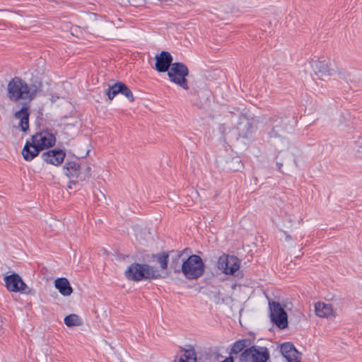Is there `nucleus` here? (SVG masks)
<instances>
[{"mask_svg":"<svg viewBox=\"0 0 362 362\" xmlns=\"http://www.w3.org/2000/svg\"><path fill=\"white\" fill-rule=\"evenodd\" d=\"M124 276L128 280L140 281L165 278L168 273H160L156 267L147 264L132 263L125 270Z\"/></svg>","mask_w":362,"mask_h":362,"instance_id":"f257e3e1","label":"nucleus"},{"mask_svg":"<svg viewBox=\"0 0 362 362\" xmlns=\"http://www.w3.org/2000/svg\"><path fill=\"white\" fill-rule=\"evenodd\" d=\"M37 92L35 86H29L18 77L13 78L8 84V96L11 100H33Z\"/></svg>","mask_w":362,"mask_h":362,"instance_id":"f03ea898","label":"nucleus"},{"mask_svg":"<svg viewBox=\"0 0 362 362\" xmlns=\"http://www.w3.org/2000/svg\"><path fill=\"white\" fill-rule=\"evenodd\" d=\"M204 272V264L202 259L197 255H192L182 260V273L187 279H197Z\"/></svg>","mask_w":362,"mask_h":362,"instance_id":"7ed1b4c3","label":"nucleus"},{"mask_svg":"<svg viewBox=\"0 0 362 362\" xmlns=\"http://www.w3.org/2000/svg\"><path fill=\"white\" fill-rule=\"evenodd\" d=\"M188 75L189 71L187 67L181 62L173 63L168 71L170 80L185 90L189 89L186 78Z\"/></svg>","mask_w":362,"mask_h":362,"instance_id":"20e7f679","label":"nucleus"},{"mask_svg":"<svg viewBox=\"0 0 362 362\" xmlns=\"http://www.w3.org/2000/svg\"><path fill=\"white\" fill-rule=\"evenodd\" d=\"M269 358V352L266 347L253 346L241 354L240 362H267Z\"/></svg>","mask_w":362,"mask_h":362,"instance_id":"39448f33","label":"nucleus"},{"mask_svg":"<svg viewBox=\"0 0 362 362\" xmlns=\"http://www.w3.org/2000/svg\"><path fill=\"white\" fill-rule=\"evenodd\" d=\"M271 320L279 328L284 329L288 325L287 314L281 304L277 302L269 303Z\"/></svg>","mask_w":362,"mask_h":362,"instance_id":"423d86ee","label":"nucleus"},{"mask_svg":"<svg viewBox=\"0 0 362 362\" xmlns=\"http://www.w3.org/2000/svg\"><path fill=\"white\" fill-rule=\"evenodd\" d=\"M218 268L226 274H234L240 268V260L234 255H222L218 259Z\"/></svg>","mask_w":362,"mask_h":362,"instance_id":"0eeeda50","label":"nucleus"},{"mask_svg":"<svg viewBox=\"0 0 362 362\" xmlns=\"http://www.w3.org/2000/svg\"><path fill=\"white\" fill-rule=\"evenodd\" d=\"M31 140L40 151L52 147L56 143L55 136L47 131L33 135Z\"/></svg>","mask_w":362,"mask_h":362,"instance_id":"6e6552de","label":"nucleus"},{"mask_svg":"<svg viewBox=\"0 0 362 362\" xmlns=\"http://www.w3.org/2000/svg\"><path fill=\"white\" fill-rule=\"evenodd\" d=\"M312 69L315 75L322 78L332 74V62L329 59L320 58L310 62Z\"/></svg>","mask_w":362,"mask_h":362,"instance_id":"1a4fd4ad","label":"nucleus"},{"mask_svg":"<svg viewBox=\"0 0 362 362\" xmlns=\"http://www.w3.org/2000/svg\"><path fill=\"white\" fill-rule=\"evenodd\" d=\"M6 288L11 292H23L27 286L17 274H12L4 278Z\"/></svg>","mask_w":362,"mask_h":362,"instance_id":"9d476101","label":"nucleus"},{"mask_svg":"<svg viewBox=\"0 0 362 362\" xmlns=\"http://www.w3.org/2000/svg\"><path fill=\"white\" fill-rule=\"evenodd\" d=\"M173 64V57L168 52L163 51L156 56V69L158 72L168 71Z\"/></svg>","mask_w":362,"mask_h":362,"instance_id":"9b49d317","label":"nucleus"},{"mask_svg":"<svg viewBox=\"0 0 362 362\" xmlns=\"http://www.w3.org/2000/svg\"><path fill=\"white\" fill-rule=\"evenodd\" d=\"M65 156L64 151L54 149L43 153L42 158L46 163L58 166L62 163Z\"/></svg>","mask_w":362,"mask_h":362,"instance_id":"f8f14e48","label":"nucleus"},{"mask_svg":"<svg viewBox=\"0 0 362 362\" xmlns=\"http://www.w3.org/2000/svg\"><path fill=\"white\" fill-rule=\"evenodd\" d=\"M315 312L318 317L327 319L334 318L337 315L333 305L325 302L316 303L315 304Z\"/></svg>","mask_w":362,"mask_h":362,"instance_id":"ddd939ff","label":"nucleus"},{"mask_svg":"<svg viewBox=\"0 0 362 362\" xmlns=\"http://www.w3.org/2000/svg\"><path fill=\"white\" fill-rule=\"evenodd\" d=\"M281 352L288 362H300V354L292 344H283L281 346Z\"/></svg>","mask_w":362,"mask_h":362,"instance_id":"4468645a","label":"nucleus"},{"mask_svg":"<svg viewBox=\"0 0 362 362\" xmlns=\"http://www.w3.org/2000/svg\"><path fill=\"white\" fill-rule=\"evenodd\" d=\"M29 115L28 109L25 106L14 115L15 118L20 120L18 126L23 132H26L29 128Z\"/></svg>","mask_w":362,"mask_h":362,"instance_id":"2eb2a0df","label":"nucleus"},{"mask_svg":"<svg viewBox=\"0 0 362 362\" xmlns=\"http://www.w3.org/2000/svg\"><path fill=\"white\" fill-rule=\"evenodd\" d=\"M54 286L64 296H69L73 292V288L66 278L56 279L54 280Z\"/></svg>","mask_w":362,"mask_h":362,"instance_id":"dca6fc26","label":"nucleus"},{"mask_svg":"<svg viewBox=\"0 0 362 362\" xmlns=\"http://www.w3.org/2000/svg\"><path fill=\"white\" fill-rule=\"evenodd\" d=\"M63 170L69 178L78 177L80 175V165L75 160H67L63 167Z\"/></svg>","mask_w":362,"mask_h":362,"instance_id":"f3484780","label":"nucleus"},{"mask_svg":"<svg viewBox=\"0 0 362 362\" xmlns=\"http://www.w3.org/2000/svg\"><path fill=\"white\" fill-rule=\"evenodd\" d=\"M40 150L33 143L27 141L22 150V156L25 160H31L38 155Z\"/></svg>","mask_w":362,"mask_h":362,"instance_id":"a211bd4d","label":"nucleus"},{"mask_svg":"<svg viewBox=\"0 0 362 362\" xmlns=\"http://www.w3.org/2000/svg\"><path fill=\"white\" fill-rule=\"evenodd\" d=\"M178 362H197V354L192 346L180 351Z\"/></svg>","mask_w":362,"mask_h":362,"instance_id":"6ab92c4d","label":"nucleus"},{"mask_svg":"<svg viewBox=\"0 0 362 362\" xmlns=\"http://www.w3.org/2000/svg\"><path fill=\"white\" fill-rule=\"evenodd\" d=\"M282 132H283V130L281 128V127L280 126H276L269 133V137L271 139H272V138L273 139H278L279 137H281V139H280L281 142L282 143L281 150H283L284 148H287L288 145V142L283 136V135L281 134Z\"/></svg>","mask_w":362,"mask_h":362,"instance_id":"aec40b11","label":"nucleus"},{"mask_svg":"<svg viewBox=\"0 0 362 362\" xmlns=\"http://www.w3.org/2000/svg\"><path fill=\"white\" fill-rule=\"evenodd\" d=\"M250 344L249 340L247 339H239L236 341L232 345L230 354H238L240 353L245 347H247Z\"/></svg>","mask_w":362,"mask_h":362,"instance_id":"412c9836","label":"nucleus"},{"mask_svg":"<svg viewBox=\"0 0 362 362\" xmlns=\"http://www.w3.org/2000/svg\"><path fill=\"white\" fill-rule=\"evenodd\" d=\"M153 259H155L159 264L160 267L162 270H165L168 267V254L166 252H161L156 254L153 256Z\"/></svg>","mask_w":362,"mask_h":362,"instance_id":"4be33fe9","label":"nucleus"},{"mask_svg":"<svg viewBox=\"0 0 362 362\" xmlns=\"http://www.w3.org/2000/svg\"><path fill=\"white\" fill-rule=\"evenodd\" d=\"M64 323L69 327L80 326L82 325V321L80 317L76 314H71L64 317Z\"/></svg>","mask_w":362,"mask_h":362,"instance_id":"5701e85b","label":"nucleus"},{"mask_svg":"<svg viewBox=\"0 0 362 362\" xmlns=\"http://www.w3.org/2000/svg\"><path fill=\"white\" fill-rule=\"evenodd\" d=\"M122 83L121 82H118L109 87L107 95L110 100H112L116 95L120 93L122 89Z\"/></svg>","mask_w":362,"mask_h":362,"instance_id":"b1692460","label":"nucleus"},{"mask_svg":"<svg viewBox=\"0 0 362 362\" xmlns=\"http://www.w3.org/2000/svg\"><path fill=\"white\" fill-rule=\"evenodd\" d=\"M187 249L183 250L182 252H180L175 259H173L171 262V267L173 269L174 272L177 274L182 272V264L180 265L178 262V259L182 255L183 252L186 251Z\"/></svg>","mask_w":362,"mask_h":362,"instance_id":"393cba45","label":"nucleus"},{"mask_svg":"<svg viewBox=\"0 0 362 362\" xmlns=\"http://www.w3.org/2000/svg\"><path fill=\"white\" fill-rule=\"evenodd\" d=\"M121 94L124 95L130 101L134 100V95L131 90L124 84L122 83Z\"/></svg>","mask_w":362,"mask_h":362,"instance_id":"a878e982","label":"nucleus"},{"mask_svg":"<svg viewBox=\"0 0 362 362\" xmlns=\"http://www.w3.org/2000/svg\"><path fill=\"white\" fill-rule=\"evenodd\" d=\"M291 239V237L289 235H286V240H290Z\"/></svg>","mask_w":362,"mask_h":362,"instance_id":"bb28decb","label":"nucleus"},{"mask_svg":"<svg viewBox=\"0 0 362 362\" xmlns=\"http://www.w3.org/2000/svg\"><path fill=\"white\" fill-rule=\"evenodd\" d=\"M277 165H278L279 170H281V168L282 167V164L281 163H277Z\"/></svg>","mask_w":362,"mask_h":362,"instance_id":"cd10ccee","label":"nucleus"},{"mask_svg":"<svg viewBox=\"0 0 362 362\" xmlns=\"http://www.w3.org/2000/svg\"><path fill=\"white\" fill-rule=\"evenodd\" d=\"M248 128H250L251 127V124L250 123H247L246 125Z\"/></svg>","mask_w":362,"mask_h":362,"instance_id":"c85d7f7f","label":"nucleus"},{"mask_svg":"<svg viewBox=\"0 0 362 362\" xmlns=\"http://www.w3.org/2000/svg\"><path fill=\"white\" fill-rule=\"evenodd\" d=\"M248 135H249V133H247L245 136V137H247V136H248Z\"/></svg>","mask_w":362,"mask_h":362,"instance_id":"c756f323","label":"nucleus"}]
</instances>
